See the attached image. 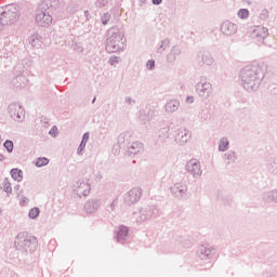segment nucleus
Instances as JSON below:
<instances>
[{"instance_id": "6e6552de", "label": "nucleus", "mask_w": 277, "mask_h": 277, "mask_svg": "<svg viewBox=\"0 0 277 277\" xmlns=\"http://www.w3.org/2000/svg\"><path fill=\"white\" fill-rule=\"evenodd\" d=\"M141 197L142 190L135 188L129 192L127 200L128 202H137V200H140Z\"/></svg>"}, {"instance_id": "39448f33", "label": "nucleus", "mask_w": 277, "mask_h": 277, "mask_svg": "<svg viewBox=\"0 0 277 277\" xmlns=\"http://www.w3.org/2000/svg\"><path fill=\"white\" fill-rule=\"evenodd\" d=\"M221 31L224 36H233V34H237V26L230 22H225L221 26Z\"/></svg>"}, {"instance_id": "6ab92c4d", "label": "nucleus", "mask_w": 277, "mask_h": 277, "mask_svg": "<svg viewBox=\"0 0 277 277\" xmlns=\"http://www.w3.org/2000/svg\"><path fill=\"white\" fill-rule=\"evenodd\" d=\"M4 148H6L9 153H12V150H14V143L12 141L4 142Z\"/></svg>"}, {"instance_id": "0eeeda50", "label": "nucleus", "mask_w": 277, "mask_h": 277, "mask_svg": "<svg viewBox=\"0 0 277 277\" xmlns=\"http://www.w3.org/2000/svg\"><path fill=\"white\" fill-rule=\"evenodd\" d=\"M189 140H192V132H189V130H182L176 135V141L181 144H185L189 142Z\"/></svg>"}, {"instance_id": "9b49d317", "label": "nucleus", "mask_w": 277, "mask_h": 277, "mask_svg": "<svg viewBox=\"0 0 277 277\" xmlns=\"http://www.w3.org/2000/svg\"><path fill=\"white\" fill-rule=\"evenodd\" d=\"M11 176L14 181L21 183V181H23V171L21 169H13L11 170Z\"/></svg>"}, {"instance_id": "7ed1b4c3", "label": "nucleus", "mask_w": 277, "mask_h": 277, "mask_svg": "<svg viewBox=\"0 0 277 277\" xmlns=\"http://www.w3.org/2000/svg\"><path fill=\"white\" fill-rule=\"evenodd\" d=\"M186 170L193 174V176H200L202 174V170L200 169V161L196 159L188 161L186 164Z\"/></svg>"}, {"instance_id": "2eb2a0df", "label": "nucleus", "mask_w": 277, "mask_h": 277, "mask_svg": "<svg viewBox=\"0 0 277 277\" xmlns=\"http://www.w3.org/2000/svg\"><path fill=\"white\" fill-rule=\"evenodd\" d=\"M29 217L31 220H36V217H38L40 215V209L38 208H32L29 213H28Z\"/></svg>"}, {"instance_id": "4be33fe9", "label": "nucleus", "mask_w": 277, "mask_h": 277, "mask_svg": "<svg viewBox=\"0 0 277 277\" xmlns=\"http://www.w3.org/2000/svg\"><path fill=\"white\" fill-rule=\"evenodd\" d=\"M147 68H149V70H153V68H155V61H148Z\"/></svg>"}, {"instance_id": "9d476101", "label": "nucleus", "mask_w": 277, "mask_h": 277, "mask_svg": "<svg viewBox=\"0 0 277 277\" xmlns=\"http://www.w3.org/2000/svg\"><path fill=\"white\" fill-rule=\"evenodd\" d=\"M176 109H179V102L177 101H170L169 103H167L166 110L169 114H172L173 111H176Z\"/></svg>"}, {"instance_id": "f8f14e48", "label": "nucleus", "mask_w": 277, "mask_h": 277, "mask_svg": "<svg viewBox=\"0 0 277 277\" xmlns=\"http://www.w3.org/2000/svg\"><path fill=\"white\" fill-rule=\"evenodd\" d=\"M37 168H42L43 166H49V159L47 157H40L36 161Z\"/></svg>"}, {"instance_id": "f3484780", "label": "nucleus", "mask_w": 277, "mask_h": 277, "mask_svg": "<svg viewBox=\"0 0 277 277\" xmlns=\"http://www.w3.org/2000/svg\"><path fill=\"white\" fill-rule=\"evenodd\" d=\"M228 148V140L222 138L219 145V149L224 153Z\"/></svg>"}, {"instance_id": "a211bd4d", "label": "nucleus", "mask_w": 277, "mask_h": 277, "mask_svg": "<svg viewBox=\"0 0 277 277\" xmlns=\"http://www.w3.org/2000/svg\"><path fill=\"white\" fill-rule=\"evenodd\" d=\"M129 235V228L127 226H121L118 232L119 237H127Z\"/></svg>"}, {"instance_id": "5701e85b", "label": "nucleus", "mask_w": 277, "mask_h": 277, "mask_svg": "<svg viewBox=\"0 0 277 277\" xmlns=\"http://www.w3.org/2000/svg\"><path fill=\"white\" fill-rule=\"evenodd\" d=\"M50 135H57V127H53V128L50 130Z\"/></svg>"}, {"instance_id": "1a4fd4ad", "label": "nucleus", "mask_w": 277, "mask_h": 277, "mask_svg": "<svg viewBox=\"0 0 277 277\" xmlns=\"http://www.w3.org/2000/svg\"><path fill=\"white\" fill-rule=\"evenodd\" d=\"M252 31L255 38H266L267 36V28L263 26H254Z\"/></svg>"}, {"instance_id": "a878e982", "label": "nucleus", "mask_w": 277, "mask_h": 277, "mask_svg": "<svg viewBox=\"0 0 277 277\" xmlns=\"http://www.w3.org/2000/svg\"><path fill=\"white\" fill-rule=\"evenodd\" d=\"M162 0H153L154 5H159Z\"/></svg>"}, {"instance_id": "393cba45", "label": "nucleus", "mask_w": 277, "mask_h": 277, "mask_svg": "<svg viewBox=\"0 0 277 277\" xmlns=\"http://www.w3.org/2000/svg\"><path fill=\"white\" fill-rule=\"evenodd\" d=\"M186 103H194V97L188 96V97L186 98Z\"/></svg>"}, {"instance_id": "412c9836", "label": "nucleus", "mask_w": 277, "mask_h": 277, "mask_svg": "<svg viewBox=\"0 0 277 277\" xmlns=\"http://www.w3.org/2000/svg\"><path fill=\"white\" fill-rule=\"evenodd\" d=\"M207 90H211V83H209V82H206L202 84V91L207 92Z\"/></svg>"}, {"instance_id": "4468645a", "label": "nucleus", "mask_w": 277, "mask_h": 277, "mask_svg": "<svg viewBox=\"0 0 277 277\" xmlns=\"http://www.w3.org/2000/svg\"><path fill=\"white\" fill-rule=\"evenodd\" d=\"M235 159H237V157L235 156V154L233 151H229L227 154H225V163H233L235 161Z\"/></svg>"}, {"instance_id": "f257e3e1", "label": "nucleus", "mask_w": 277, "mask_h": 277, "mask_svg": "<svg viewBox=\"0 0 277 277\" xmlns=\"http://www.w3.org/2000/svg\"><path fill=\"white\" fill-rule=\"evenodd\" d=\"M243 88L250 89L256 85V82L264 79L265 74L259 66L246 67L240 72Z\"/></svg>"}, {"instance_id": "b1692460", "label": "nucleus", "mask_w": 277, "mask_h": 277, "mask_svg": "<svg viewBox=\"0 0 277 277\" xmlns=\"http://www.w3.org/2000/svg\"><path fill=\"white\" fill-rule=\"evenodd\" d=\"M83 186L87 187L85 190H84V193H82L83 196H85L87 194H90V186H88V185H85V184H83Z\"/></svg>"}, {"instance_id": "423d86ee", "label": "nucleus", "mask_w": 277, "mask_h": 277, "mask_svg": "<svg viewBox=\"0 0 277 277\" xmlns=\"http://www.w3.org/2000/svg\"><path fill=\"white\" fill-rule=\"evenodd\" d=\"M29 241H36V237H29L27 233H21L15 239L16 246H27Z\"/></svg>"}, {"instance_id": "20e7f679", "label": "nucleus", "mask_w": 277, "mask_h": 277, "mask_svg": "<svg viewBox=\"0 0 277 277\" xmlns=\"http://www.w3.org/2000/svg\"><path fill=\"white\" fill-rule=\"evenodd\" d=\"M18 18V14L14 12H3L0 15V31H1V25H12V22L16 21Z\"/></svg>"}, {"instance_id": "dca6fc26", "label": "nucleus", "mask_w": 277, "mask_h": 277, "mask_svg": "<svg viewBox=\"0 0 277 277\" xmlns=\"http://www.w3.org/2000/svg\"><path fill=\"white\" fill-rule=\"evenodd\" d=\"M238 16L239 18H248L250 16V11H248V9H240Z\"/></svg>"}, {"instance_id": "f03ea898", "label": "nucleus", "mask_w": 277, "mask_h": 277, "mask_svg": "<svg viewBox=\"0 0 277 277\" xmlns=\"http://www.w3.org/2000/svg\"><path fill=\"white\" fill-rule=\"evenodd\" d=\"M35 21L40 27H49L53 23V17L51 14L45 13L42 10H38L35 16Z\"/></svg>"}, {"instance_id": "aec40b11", "label": "nucleus", "mask_w": 277, "mask_h": 277, "mask_svg": "<svg viewBox=\"0 0 277 277\" xmlns=\"http://www.w3.org/2000/svg\"><path fill=\"white\" fill-rule=\"evenodd\" d=\"M3 189L6 194H12V186L10 185V183H4Z\"/></svg>"}, {"instance_id": "ddd939ff", "label": "nucleus", "mask_w": 277, "mask_h": 277, "mask_svg": "<svg viewBox=\"0 0 277 277\" xmlns=\"http://www.w3.org/2000/svg\"><path fill=\"white\" fill-rule=\"evenodd\" d=\"M88 140H90V134L89 133H85L83 136H82V142L80 143V146L78 148L79 153H81V150H83V148H85V144H88Z\"/></svg>"}]
</instances>
